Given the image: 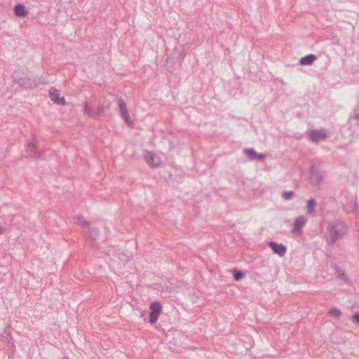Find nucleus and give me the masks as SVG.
<instances>
[{
  "instance_id": "7ed1b4c3",
  "label": "nucleus",
  "mask_w": 359,
  "mask_h": 359,
  "mask_svg": "<svg viewBox=\"0 0 359 359\" xmlns=\"http://www.w3.org/2000/svg\"><path fill=\"white\" fill-rule=\"evenodd\" d=\"M150 314H149V322L151 324H154L156 323L159 315L161 313L162 311V306L161 304L156 302H152L150 305Z\"/></svg>"
},
{
  "instance_id": "f3484780",
  "label": "nucleus",
  "mask_w": 359,
  "mask_h": 359,
  "mask_svg": "<svg viewBox=\"0 0 359 359\" xmlns=\"http://www.w3.org/2000/svg\"><path fill=\"white\" fill-rule=\"evenodd\" d=\"M316 203L314 199L311 198L308 201L307 203V212L310 215H313L315 212V206Z\"/></svg>"
},
{
  "instance_id": "ddd939ff",
  "label": "nucleus",
  "mask_w": 359,
  "mask_h": 359,
  "mask_svg": "<svg viewBox=\"0 0 359 359\" xmlns=\"http://www.w3.org/2000/svg\"><path fill=\"white\" fill-rule=\"evenodd\" d=\"M83 112H84V114H86L90 117H92V118H95L97 116V111L93 110L89 106V104L87 102H86L84 104Z\"/></svg>"
},
{
  "instance_id": "1a4fd4ad",
  "label": "nucleus",
  "mask_w": 359,
  "mask_h": 359,
  "mask_svg": "<svg viewBox=\"0 0 359 359\" xmlns=\"http://www.w3.org/2000/svg\"><path fill=\"white\" fill-rule=\"evenodd\" d=\"M269 246L275 254H277L280 257H283L286 253V247L283 244H278L274 241H270Z\"/></svg>"
},
{
  "instance_id": "9d476101",
  "label": "nucleus",
  "mask_w": 359,
  "mask_h": 359,
  "mask_svg": "<svg viewBox=\"0 0 359 359\" xmlns=\"http://www.w3.org/2000/svg\"><path fill=\"white\" fill-rule=\"evenodd\" d=\"M244 153L248 157V158L251 161H253V160L262 161L265 158V154H262V153H257L252 148L245 149L244 150Z\"/></svg>"
},
{
  "instance_id": "a211bd4d",
  "label": "nucleus",
  "mask_w": 359,
  "mask_h": 359,
  "mask_svg": "<svg viewBox=\"0 0 359 359\" xmlns=\"http://www.w3.org/2000/svg\"><path fill=\"white\" fill-rule=\"evenodd\" d=\"M328 314L331 316L336 318H339L341 316V312L337 307H333L329 310Z\"/></svg>"
},
{
  "instance_id": "0eeeda50",
  "label": "nucleus",
  "mask_w": 359,
  "mask_h": 359,
  "mask_svg": "<svg viewBox=\"0 0 359 359\" xmlns=\"http://www.w3.org/2000/svg\"><path fill=\"white\" fill-rule=\"evenodd\" d=\"M26 150L27 152H29L32 154V156L36 159H41L42 155L37 150L36 148V142L34 139L27 142Z\"/></svg>"
},
{
  "instance_id": "4be33fe9",
  "label": "nucleus",
  "mask_w": 359,
  "mask_h": 359,
  "mask_svg": "<svg viewBox=\"0 0 359 359\" xmlns=\"http://www.w3.org/2000/svg\"><path fill=\"white\" fill-rule=\"evenodd\" d=\"M121 115L123 118L128 125L131 126L133 124L132 121L130 120L128 112H126V114H122Z\"/></svg>"
},
{
  "instance_id": "2eb2a0df",
  "label": "nucleus",
  "mask_w": 359,
  "mask_h": 359,
  "mask_svg": "<svg viewBox=\"0 0 359 359\" xmlns=\"http://www.w3.org/2000/svg\"><path fill=\"white\" fill-rule=\"evenodd\" d=\"M111 107V102H107L100 106L97 110V116L103 114L106 110L109 109Z\"/></svg>"
},
{
  "instance_id": "f03ea898",
  "label": "nucleus",
  "mask_w": 359,
  "mask_h": 359,
  "mask_svg": "<svg viewBox=\"0 0 359 359\" xmlns=\"http://www.w3.org/2000/svg\"><path fill=\"white\" fill-rule=\"evenodd\" d=\"M144 158L147 165L152 168L163 165V163L160 156L156 154H154L152 151H144Z\"/></svg>"
},
{
  "instance_id": "412c9836",
  "label": "nucleus",
  "mask_w": 359,
  "mask_h": 359,
  "mask_svg": "<svg viewBox=\"0 0 359 359\" xmlns=\"http://www.w3.org/2000/svg\"><path fill=\"white\" fill-rule=\"evenodd\" d=\"M244 274L239 271L234 270L233 278L235 280H239L243 277Z\"/></svg>"
},
{
  "instance_id": "20e7f679",
  "label": "nucleus",
  "mask_w": 359,
  "mask_h": 359,
  "mask_svg": "<svg viewBox=\"0 0 359 359\" xmlns=\"http://www.w3.org/2000/svg\"><path fill=\"white\" fill-rule=\"evenodd\" d=\"M311 140L314 142H318L322 140H325L328 137L327 130L325 128L320 130H312L310 132Z\"/></svg>"
},
{
  "instance_id": "9b49d317",
  "label": "nucleus",
  "mask_w": 359,
  "mask_h": 359,
  "mask_svg": "<svg viewBox=\"0 0 359 359\" xmlns=\"http://www.w3.org/2000/svg\"><path fill=\"white\" fill-rule=\"evenodd\" d=\"M316 59V56L314 55H308L301 58L300 65H311L315 60Z\"/></svg>"
},
{
  "instance_id": "f8f14e48",
  "label": "nucleus",
  "mask_w": 359,
  "mask_h": 359,
  "mask_svg": "<svg viewBox=\"0 0 359 359\" xmlns=\"http://www.w3.org/2000/svg\"><path fill=\"white\" fill-rule=\"evenodd\" d=\"M15 13L18 17H25L27 15V11L22 4H18L14 8Z\"/></svg>"
},
{
  "instance_id": "f257e3e1",
  "label": "nucleus",
  "mask_w": 359,
  "mask_h": 359,
  "mask_svg": "<svg viewBox=\"0 0 359 359\" xmlns=\"http://www.w3.org/2000/svg\"><path fill=\"white\" fill-rule=\"evenodd\" d=\"M327 231L326 242L332 245L347 233L348 227L343 220L338 219L328 223Z\"/></svg>"
},
{
  "instance_id": "a878e982",
  "label": "nucleus",
  "mask_w": 359,
  "mask_h": 359,
  "mask_svg": "<svg viewBox=\"0 0 359 359\" xmlns=\"http://www.w3.org/2000/svg\"><path fill=\"white\" fill-rule=\"evenodd\" d=\"M59 359H67V358H59Z\"/></svg>"
},
{
  "instance_id": "b1692460",
  "label": "nucleus",
  "mask_w": 359,
  "mask_h": 359,
  "mask_svg": "<svg viewBox=\"0 0 359 359\" xmlns=\"http://www.w3.org/2000/svg\"><path fill=\"white\" fill-rule=\"evenodd\" d=\"M352 319H353V320H354L355 323H359V313H355L352 316Z\"/></svg>"
},
{
  "instance_id": "393cba45",
  "label": "nucleus",
  "mask_w": 359,
  "mask_h": 359,
  "mask_svg": "<svg viewBox=\"0 0 359 359\" xmlns=\"http://www.w3.org/2000/svg\"><path fill=\"white\" fill-rule=\"evenodd\" d=\"M4 231L3 227L0 226V234H1Z\"/></svg>"
},
{
  "instance_id": "423d86ee",
  "label": "nucleus",
  "mask_w": 359,
  "mask_h": 359,
  "mask_svg": "<svg viewBox=\"0 0 359 359\" xmlns=\"http://www.w3.org/2000/svg\"><path fill=\"white\" fill-rule=\"evenodd\" d=\"M77 223L79 225H81L86 228V233H88V234L93 239L95 240L96 237L98 235V231L96 229H90L88 223L82 217H79L77 218Z\"/></svg>"
},
{
  "instance_id": "6e6552de",
  "label": "nucleus",
  "mask_w": 359,
  "mask_h": 359,
  "mask_svg": "<svg viewBox=\"0 0 359 359\" xmlns=\"http://www.w3.org/2000/svg\"><path fill=\"white\" fill-rule=\"evenodd\" d=\"M307 222V219L305 216L297 217L294 222L292 231L294 233L299 234L302 233V229L304 226Z\"/></svg>"
},
{
  "instance_id": "dca6fc26",
  "label": "nucleus",
  "mask_w": 359,
  "mask_h": 359,
  "mask_svg": "<svg viewBox=\"0 0 359 359\" xmlns=\"http://www.w3.org/2000/svg\"><path fill=\"white\" fill-rule=\"evenodd\" d=\"M117 102L119 107L121 114H126V112H128V109L123 99L121 97L118 98Z\"/></svg>"
},
{
  "instance_id": "aec40b11",
  "label": "nucleus",
  "mask_w": 359,
  "mask_h": 359,
  "mask_svg": "<svg viewBox=\"0 0 359 359\" xmlns=\"http://www.w3.org/2000/svg\"><path fill=\"white\" fill-rule=\"evenodd\" d=\"M294 195V191H285L283 192L282 198L285 201H289V200H290L293 197Z\"/></svg>"
},
{
  "instance_id": "4468645a",
  "label": "nucleus",
  "mask_w": 359,
  "mask_h": 359,
  "mask_svg": "<svg viewBox=\"0 0 359 359\" xmlns=\"http://www.w3.org/2000/svg\"><path fill=\"white\" fill-rule=\"evenodd\" d=\"M13 79L17 81L20 86L23 87H28L29 86V81L26 78L24 79H20L18 78V75L16 74H13Z\"/></svg>"
},
{
  "instance_id": "39448f33",
  "label": "nucleus",
  "mask_w": 359,
  "mask_h": 359,
  "mask_svg": "<svg viewBox=\"0 0 359 359\" xmlns=\"http://www.w3.org/2000/svg\"><path fill=\"white\" fill-rule=\"evenodd\" d=\"M49 96L55 104L65 105L66 103L65 98L60 96V90L56 88H51L49 90Z\"/></svg>"
},
{
  "instance_id": "6ab92c4d",
  "label": "nucleus",
  "mask_w": 359,
  "mask_h": 359,
  "mask_svg": "<svg viewBox=\"0 0 359 359\" xmlns=\"http://www.w3.org/2000/svg\"><path fill=\"white\" fill-rule=\"evenodd\" d=\"M351 118L352 119L358 120L359 119V101L353 109Z\"/></svg>"
},
{
  "instance_id": "5701e85b",
  "label": "nucleus",
  "mask_w": 359,
  "mask_h": 359,
  "mask_svg": "<svg viewBox=\"0 0 359 359\" xmlns=\"http://www.w3.org/2000/svg\"><path fill=\"white\" fill-rule=\"evenodd\" d=\"M335 269H336V272L341 277V278H343V279L347 278V276L344 271L340 269L339 267H336Z\"/></svg>"
}]
</instances>
